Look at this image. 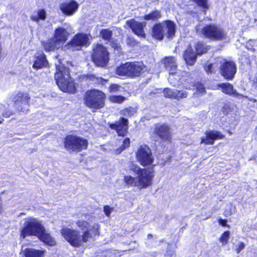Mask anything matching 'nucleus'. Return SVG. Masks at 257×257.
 Instances as JSON below:
<instances>
[{
    "label": "nucleus",
    "instance_id": "f257e3e1",
    "mask_svg": "<svg viewBox=\"0 0 257 257\" xmlns=\"http://www.w3.org/2000/svg\"><path fill=\"white\" fill-rule=\"evenodd\" d=\"M76 224L83 231L82 234L78 230L67 227L62 228L61 230V233L64 238L74 247L81 246L83 242L93 240L95 237L99 234V227L98 224L94 223L91 225L86 221L78 220L76 222Z\"/></svg>",
    "mask_w": 257,
    "mask_h": 257
},
{
    "label": "nucleus",
    "instance_id": "f03ea898",
    "mask_svg": "<svg viewBox=\"0 0 257 257\" xmlns=\"http://www.w3.org/2000/svg\"><path fill=\"white\" fill-rule=\"evenodd\" d=\"M129 168L137 176L133 177L130 175L125 176L124 182L127 185L139 188H146L152 185L155 176L153 167L143 169L138 165L132 163Z\"/></svg>",
    "mask_w": 257,
    "mask_h": 257
},
{
    "label": "nucleus",
    "instance_id": "7ed1b4c3",
    "mask_svg": "<svg viewBox=\"0 0 257 257\" xmlns=\"http://www.w3.org/2000/svg\"><path fill=\"white\" fill-rule=\"evenodd\" d=\"M56 65L55 79L59 88L63 92L74 93L76 92L72 79L70 76L69 68L63 65Z\"/></svg>",
    "mask_w": 257,
    "mask_h": 257
},
{
    "label": "nucleus",
    "instance_id": "20e7f679",
    "mask_svg": "<svg viewBox=\"0 0 257 257\" xmlns=\"http://www.w3.org/2000/svg\"><path fill=\"white\" fill-rule=\"evenodd\" d=\"M105 97V94L102 91L93 89L85 92L84 100L85 105L94 111L104 106Z\"/></svg>",
    "mask_w": 257,
    "mask_h": 257
},
{
    "label": "nucleus",
    "instance_id": "39448f33",
    "mask_svg": "<svg viewBox=\"0 0 257 257\" xmlns=\"http://www.w3.org/2000/svg\"><path fill=\"white\" fill-rule=\"evenodd\" d=\"M175 24L170 21L157 24L152 28V36L159 40H163L165 35L168 38H172L175 34Z\"/></svg>",
    "mask_w": 257,
    "mask_h": 257
},
{
    "label": "nucleus",
    "instance_id": "423d86ee",
    "mask_svg": "<svg viewBox=\"0 0 257 257\" xmlns=\"http://www.w3.org/2000/svg\"><path fill=\"white\" fill-rule=\"evenodd\" d=\"M44 228L39 220L34 218H29L24 222L21 236L23 238L28 235L40 236Z\"/></svg>",
    "mask_w": 257,
    "mask_h": 257
},
{
    "label": "nucleus",
    "instance_id": "0eeeda50",
    "mask_svg": "<svg viewBox=\"0 0 257 257\" xmlns=\"http://www.w3.org/2000/svg\"><path fill=\"white\" fill-rule=\"evenodd\" d=\"M87 146V141L80 137L68 135L65 139L64 146L68 151L80 152L86 149Z\"/></svg>",
    "mask_w": 257,
    "mask_h": 257
},
{
    "label": "nucleus",
    "instance_id": "6e6552de",
    "mask_svg": "<svg viewBox=\"0 0 257 257\" xmlns=\"http://www.w3.org/2000/svg\"><path fill=\"white\" fill-rule=\"evenodd\" d=\"M108 52L103 45L97 44L93 46L92 59L95 64L98 66L104 67L109 61Z\"/></svg>",
    "mask_w": 257,
    "mask_h": 257
},
{
    "label": "nucleus",
    "instance_id": "1a4fd4ad",
    "mask_svg": "<svg viewBox=\"0 0 257 257\" xmlns=\"http://www.w3.org/2000/svg\"><path fill=\"white\" fill-rule=\"evenodd\" d=\"M136 159L144 167L152 165L154 161L151 149L146 145L140 146L136 153Z\"/></svg>",
    "mask_w": 257,
    "mask_h": 257
},
{
    "label": "nucleus",
    "instance_id": "9d476101",
    "mask_svg": "<svg viewBox=\"0 0 257 257\" xmlns=\"http://www.w3.org/2000/svg\"><path fill=\"white\" fill-rule=\"evenodd\" d=\"M29 99L27 93L19 92L13 98L14 106L19 111L26 112L29 110Z\"/></svg>",
    "mask_w": 257,
    "mask_h": 257
},
{
    "label": "nucleus",
    "instance_id": "9b49d317",
    "mask_svg": "<svg viewBox=\"0 0 257 257\" xmlns=\"http://www.w3.org/2000/svg\"><path fill=\"white\" fill-rule=\"evenodd\" d=\"M153 133L163 141H170L172 138L171 128L167 124H155Z\"/></svg>",
    "mask_w": 257,
    "mask_h": 257
},
{
    "label": "nucleus",
    "instance_id": "f8f14e48",
    "mask_svg": "<svg viewBox=\"0 0 257 257\" xmlns=\"http://www.w3.org/2000/svg\"><path fill=\"white\" fill-rule=\"evenodd\" d=\"M201 33L204 37L212 40H219L224 35L223 29L214 25L206 26L201 30Z\"/></svg>",
    "mask_w": 257,
    "mask_h": 257
},
{
    "label": "nucleus",
    "instance_id": "ddd939ff",
    "mask_svg": "<svg viewBox=\"0 0 257 257\" xmlns=\"http://www.w3.org/2000/svg\"><path fill=\"white\" fill-rule=\"evenodd\" d=\"M88 41L86 34H79L75 35L73 39L67 45V49L72 51L80 50L82 46L85 45Z\"/></svg>",
    "mask_w": 257,
    "mask_h": 257
},
{
    "label": "nucleus",
    "instance_id": "4468645a",
    "mask_svg": "<svg viewBox=\"0 0 257 257\" xmlns=\"http://www.w3.org/2000/svg\"><path fill=\"white\" fill-rule=\"evenodd\" d=\"M127 119L122 117L118 121L110 125L112 129L116 130L119 136H124L127 133Z\"/></svg>",
    "mask_w": 257,
    "mask_h": 257
},
{
    "label": "nucleus",
    "instance_id": "2eb2a0df",
    "mask_svg": "<svg viewBox=\"0 0 257 257\" xmlns=\"http://www.w3.org/2000/svg\"><path fill=\"white\" fill-rule=\"evenodd\" d=\"M126 24L136 35L142 38H145L146 35L143 28L146 26V23L144 24L132 19L126 21Z\"/></svg>",
    "mask_w": 257,
    "mask_h": 257
},
{
    "label": "nucleus",
    "instance_id": "dca6fc26",
    "mask_svg": "<svg viewBox=\"0 0 257 257\" xmlns=\"http://www.w3.org/2000/svg\"><path fill=\"white\" fill-rule=\"evenodd\" d=\"M68 35V32L64 28L59 27L56 29L55 31L53 39L56 43L57 46L61 48L67 40Z\"/></svg>",
    "mask_w": 257,
    "mask_h": 257
},
{
    "label": "nucleus",
    "instance_id": "f3484780",
    "mask_svg": "<svg viewBox=\"0 0 257 257\" xmlns=\"http://www.w3.org/2000/svg\"><path fill=\"white\" fill-rule=\"evenodd\" d=\"M78 8V4L72 0L66 2L60 6V10L62 12L68 16L73 15Z\"/></svg>",
    "mask_w": 257,
    "mask_h": 257
},
{
    "label": "nucleus",
    "instance_id": "a211bd4d",
    "mask_svg": "<svg viewBox=\"0 0 257 257\" xmlns=\"http://www.w3.org/2000/svg\"><path fill=\"white\" fill-rule=\"evenodd\" d=\"M48 61L44 53L43 52H38L35 56L33 67L36 69H39L46 67Z\"/></svg>",
    "mask_w": 257,
    "mask_h": 257
},
{
    "label": "nucleus",
    "instance_id": "6ab92c4d",
    "mask_svg": "<svg viewBox=\"0 0 257 257\" xmlns=\"http://www.w3.org/2000/svg\"><path fill=\"white\" fill-rule=\"evenodd\" d=\"M226 80L233 79L236 73L237 68L235 62L231 60H226L225 64Z\"/></svg>",
    "mask_w": 257,
    "mask_h": 257
},
{
    "label": "nucleus",
    "instance_id": "aec40b11",
    "mask_svg": "<svg viewBox=\"0 0 257 257\" xmlns=\"http://www.w3.org/2000/svg\"><path fill=\"white\" fill-rule=\"evenodd\" d=\"M144 68V66L142 62L129 63L130 76L136 77L140 76Z\"/></svg>",
    "mask_w": 257,
    "mask_h": 257
},
{
    "label": "nucleus",
    "instance_id": "412c9836",
    "mask_svg": "<svg viewBox=\"0 0 257 257\" xmlns=\"http://www.w3.org/2000/svg\"><path fill=\"white\" fill-rule=\"evenodd\" d=\"M222 138L220 133L217 131H208L205 137L202 138L201 143L205 144H213L216 139Z\"/></svg>",
    "mask_w": 257,
    "mask_h": 257
},
{
    "label": "nucleus",
    "instance_id": "4be33fe9",
    "mask_svg": "<svg viewBox=\"0 0 257 257\" xmlns=\"http://www.w3.org/2000/svg\"><path fill=\"white\" fill-rule=\"evenodd\" d=\"M162 63L170 74H173L176 72L177 66L175 58L173 57H166L162 60Z\"/></svg>",
    "mask_w": 257,
    "mask_h": 257
},
{
    "label": "nucleus",
    "instance_id": "5701e85b",
    "mask_svg": "<svg viewBox=\"0 0 257 257\" xmlns=\"http://www.w3.org/2000/svg\"><path fill=\"white\" fill-rule=\"evenodd\" d=\"M196 53L193 52L191 48L189 47L184 55V59L187 65H193L196 60Z\"/></svg>",
    "mask_w": 257,
    "mask_h": 257
},
{
    "label": "nucleus",
    "instance_id": "b1692460",
    "mask_svg": "<svg viewBox=\"0 0 257 257\" xmlns=\"http://www.w3.org/2000/svg\"><path fill=\"white\" fill-rule=\"evenodd\" d=\"M42 45L46 51H54L55 49H59L60 47L57 46L56 43L53 39H50L46 41L42 42Z\"/></svg>",
    "mask_w": 257,
    "mask_h": 257
},
{
    "label": "nucleus",
    "instance_id": "393cba45",
    "mask_svg": "<svg viewBox=\"0 0 257 257\" xmlns=\"http://www.w3.org/2000/svg\"><path fill=\"white\" fill-rule=\"evenodd\" d=\"M44 251L41 250H37L34 248H26L24 250V254L25 257H42Z\"/></svg>",
    "mask_w": 257,
    "mask_h": 257
},
{
    "label": "nucleus",
    "instance_id": "a878e982",
    "mask_svg": "<svg viewBox=\"0 0 257 257\" xmlns=\"http://www.w3.org/2000/svg\"><path fill=\"white\" fill-rule=\"evenodd\" d=\"M42 241L45 242V243L52 246L55 244V241L54 239L51 236V235L47 233L45 228H44V230H42V234L40 236H38Z\"/></svg>",
    "mask_w": 257,
    "mask_h": 257
},
{
    "label": "nucleus",
    "instance_id": "bb28decb",
    "mask_svg": "<svg viewBox=\"0 0 257 257\" xmlns=\"http://www.w3.org/2000/svg\"><path fill=\"white\" fill-rule=\"evenodd\" d=\"M116 72L119 75L130 76L129 63H126L118 67Z\"/></svg>",
    "mask_w": 257,
    "mask_h": 257
},
{
    "label": "nucleus",
    "instance_id": "cd10ccee",
    "mask_svg": "<svg viewBox=\"0 0 257 257\" xmlns=\"http://www.w3.org/2000/svg\"><path fill=\"white\" fill-rule=\"evenodd\" d=\"M46 17V13L44 10H39L34 13L31 17V19L38 22L39 20H44Z\"/></svg>",
    "mask_w": 257,
    "mask_h": 257
},
{
    "label": "nucleus",
    "instance_id": "c85d7f7f",
    "mask_svg": "<svg viewBox=\"0 0 257 257\" xmlns=\"http://www.w3.org/2000/svg\"><path fill=\"white\" fill-rule=\"evenodd\" d=\"M100 35L105 41L111 42L112 40V31L109 29H102L100 32Z\"/></svg>",
    "mask_w": 257,
    "mask_h": 257
},
{
    "label": "nucleus",
    "instance_id": "c756f323",
    "mask_svg": "<svg viewBox=\"0 0 257 257\" xmlns=\"http://www.w3.org/2000/svg\"><path fill=\"white\" fill-rule=\"evenodd\" d=\"M195 49L196 51V53L197 55H202L204 53H206L207 52V50L210 49V47L209 46H206L203 43L198 42L195 46Z\"/></svg>",
    "mask_w": 257,
    "mask_h": 257
},
{
    "label": "nucleus",
    "instance_id": "7c9ffc66",
    "mask_svg": "<svg viewBox=\"0 0 257 257\" xmlns=\"http://www.w3.org/2000/svg\"><path fill=\"white\" fill-rule=\"evenodd\" d=\"M161 17V14L159 11H153L150 14L145 15L144 18L145 20H157Z\"/></svg>",
    "mask_w": 257,
    "mask_h": 257
},
{
    "label": "nucleus",
    "instance_id": "2f4dec72",
    "mask_svg": "<svg viewBox=\"0 0 257 257\" xmlns=\"http://www.w3.org/2000/svg\"><path fill=\"white\" fill-rule=\"evenodd\" d=\"M226 94H228L233 97H239L241 95L233 89V85L226 83Z\"/></svg>",
    "mask_w": 257,
    "mask_h": 257
},
{
    "label": "nucleus",
    "instance_id": "473e14b6",
    "mask_svg": "<svg viewBox=\"0 0 257 257\" xmlns=\"http://www.w3.org/2000/svg\"><path fill=\"white\" fill-rule=\"evenodd\" d=\"M176 89H172L170 88L164 89L163 92L164 96L166 97H168L171 99H176Z\"/></svg>",
    "mask_w": 257,
    "mask_h": 257
},
{
    "label": "nucleus",
    "instance_id": "72a5a7b5",
    "mask_svg": "<svg viewBox=\"0 0 257 257\" xmlns=\"http://www.w3.org/2000/svg\"><path fill=\"white\" fill-rule=\"evenodd\" d=\"M88 79L93 81L94 83H101L102 84H104L107 81L106 79H104L101 77H96L93 75L89 76Z\"/></svg>",
    "mask_w": 257,
    "mask_h": 257
},
{
    "label": "nucleus",
    "instance_id": "f704fd0d",
    "mask_svg": "<svg viewBox=\"0 0 257 257\" xmlns=\"http://www.w3.org/2000/svg\"><path fill=\"white\" fill-rule=\"evenodd\" d=\"M130 140L128 138H126L123 141V144L121 145V146L117 149L116 150V153L117 154H119L123 150L125 149L126 148H128L130 146Z\"/></svg>",
    "mask_w": 257,
    "mask_h": 257
},
{
    "label": "nucleus",
    "instance_id": "c9c22d12",
    "mask_svg": "<svg viewBox=\"0 0 257 257\" xmlns=\"http://www.w3.org/2000/svg\"><path fill=\"white\" fill-rule=\"evenodd\" d=\"M188 96V92L185 90H179L176 89V99L180 100V99L186 98Z\"/></svg>",
    "mask_w": 257,
    "mask_h": 257
},
{
    "label": "nucleus",
    "instance_id": "e433bc0d",
    "mask_svg": "<svg viewBox=\"0 0 257 257\" xmlns=\"http://www.w3.org/2000/svg\"><path fill=\"white\" fill-rule=\"evenodd\" d=\"M136 113V110L132 107L126 108L122 111L121 114L126 117H131Z\"/></svg>",
    "mask_w": 257,
    "mask_h": 257
},
{
    "label": "nucleus",
    "instance_id": "4c0bfd02",
    "mask_svg": "<svg viewBox=\"0 0 257 257\" xmlns=\"http://www.w3.org/2000/svg\"><path fill=\"white\" fill-rule=\"evenodd\" d=\"M218 67L216 64H210L208 66H205V70L206 72L209 74L213 73L215 71V69Z\"/></svg>",
    "mask_w": 257,
    "mask_h": 257
},
{
    "label": "nucleus",
    "instance_id": "58836bf2",
    "mask_svg": "<svg viewBox=\"0 0 257 257\" xmlns=\"http://www.w3.org/2000/svg\"><path fill=\"white\" fill-rule=\"evenodd\" d=\"M197 5L204 9H208V6L207 0H194Z\"/></svg>",
    "mask_w": 257,
    "mask_h": 257
},
{
    "label": "nucleus",
    "instance_id": "ea45409f",
    "mask_svg": "<svg viewBox=\"0 0 257 257\" xmlns=\"http://www.w3.org/2000/svg\"><path fill=\"white\" fill-rule=\"evenodd\" d=\"M127 45L131 47H134L137 45V41L132 37L128 36L126 40Z\"/></svg>",
    "mask_w": 257,
    "mask_h": 257
},
{
    "label": "nucleus",
    "instance_id": "a19ab883",
    "mask_svg": "<svg viewBox=\"0 0 257 257\" xmlns=\"http://www.w3.org/2000/svg\"><path fill=\"white\" fill-rule=\"evenodd\" d=\"M124 97L121 96H113L110 98L111 101L116 103H121L124 101Z\"/></svg>",
    "mask_w": 257,
    "mask_h": 257
},
{
    "label": "nucleus",
    "instance_id": "79ce46f5",
    "mask_svg": "<svg viewBox=\"0 0 257 257\" xmlns=\"http://www.w3.org/2000/svg\"><path fill=\"white\" fill-rule=\"evenodd\" d=\"M194 86L196 87L197 91L200 93H203L205 91L204 86L200 82H196L194 84Z\"/></svg>",
    "mask_w": 257,
    "mask_h": 257
},
{
    "label": "nucleus",
    "instance_id": "37998d69",
    "mask_svg": "<svg viewBox=\"0 0 257 257\" xmlns=\"http://www.w3.org/2000/svg\"><path fill=\"white\" fill-rule=\"evenodd\" d=\"M103 211L105 214L109 217L110 213L113 211V208L111 207L109 205H105L103 207Z\"/></svg>",
    "mask_w": 257,
    "mask_h": 257
},
{
    "label": "nucleus",
    "instance_id": "c03bdc74",
    "mask_svg": "<svg viewBox=\"0 0 257 257\" xmlns=\"http://www.w3.org/2000/svg\"><path fill=\"white\" fill-rule=\"evenodd\" d=\"M245 245L242 242H239L237 245L236 250L237 253H238L242 249L244 248Z\"/></svg>",
    "mask_w": 257,
    "mask_h": 257
},
{
    "label": "nucleus",
    "instance_id": "a18cd8bd",
    "mask_svg": "<svg viewBox=\"0 0 257 257\" xmlns=\"http://www.w3.org/2000/svg\"><path fill=\"white\" fill-rule=\"evenodd\" d=\"M229 207V211L227 212L226 211V216L228 215H230L235 212V207L234 206L230 204Z\"/></svg>",
    "mask_w": 257,
    "mask_h": 257
},
{
    "label": "nucleus",
    "instance_id": "49530a36",
    "mask_svg": "<svg viewBox=\"0 0 257 257\" xmlns=\"http://www.w3.org/2000/svg\"><path fill=\"white\" fill-rule=\"evenodd\" d=\"M120 87L117 84H112L109 87V90L111 92H116L119 90Z\"/></svg>",
    "mask_w": 257,
    "mask_h": 257
},
{
    "label": "nucleus",
    "instance_id": "de8ad7c7",
    "mask_svg": "<svg viewBox=\"0 0 257 257\" xmlns=\"http://www.w3.org/2000/svg\"><path fill=\"white\" fill-rule=\"evenodd\" d=\"M110 43L111 47L115 49H118L120 47L119 44L116 41H113V39H112V40H111V42Z\"/></svg>",
    "mask_w": 257,
    "mask_h": 257
},
{
    "label": "nucleus",
    "instance_id": "09e8293b",
    "mask_svg": "<svg viewBox=\"0 0 257 257\" xmlns=\"http://www.w3.org/2000/svg\"><path fill=\"white\" fill-rule=\"evenodd\" d=\"M225 62L222 63V65L218 67L219 69V72L221 74L222 76L225 77V66H224Z\"/></svg>",
    "mask_w": 257,
    "mask_h": 257
},
{
    "label": "nucleus",
    "instance_id": "8fccbe9b",
    "mask_svg": "<svg viewBox=\"0 0 257 257\" xmlns=\"http://www.w3.org/2000/svg\"><path fill=\"white\" fill-rule=\"evenodd\" d=\"M12 114V112L10 110H5L2 112V115L3 117L7 118L10 117Z\"/></svg>",
    "mask_w": 257,
    "mask_h": 257
},
{
    "label": "nucleus",
    "instance_id": "3c124183",
    "mask_svg": "<svg viewBox=\"0 0 257 257\" xmlns=\"http://www.w3.org/2000/svg\"><path fill=\"white\" fill-rule=\"evenodd\" d=\"M224 239H225V232L222 233V236L220 238V241L222 243H223Z\"/></svg>",
    "mask_w": 257,
    "mask_h": 257
},
{
    "label": "nucleus",
    "instance_id": "603ef678",
    "mask_svg": "<svg viewBox=\"0 0 257 257\" xmlns=\"http://www.w3.org/2000/svg\"><path fill=\"white\" fill-rule=\"evenodd\" d=\"M219 223L222 226H225V220H223L222 219H220L219 220Z\"/></svg>",
    "mask_w": 257,
    "mask_h": 257
},
{
    "label": "nucleus",
    "instance_id": "864d4df0",
    "mask_svg": "<svg viewBox=\"0 0 257 257\" xmlns=\"http://www.w3.org/2000/svg\"><path fill=\"white\" fill-rule=\"evenodd\" d=\"M225 234H226V243L228 238L229 236L230 232L228 231H226Z\"/></svg>",
    "mask_w": 257,
    "mask_h": 257
},
{
    "label": "nucleus",
    "instance_id": "5fc2aeb1",
    "mask_svg": "<svg viewBox=\"0 0 257 257\" xmlns=\"http://www.w3.org/2000/svg\"><path fill=\"white\" fill-rule=\"evenodd\" d=\"M222 91L223 92H224V90H225V84H222Z\"/></svg>",
    "mask_w": 257,
    "mask_h": 257
},
{
    "label": "nucleus",
    "instance_id": "6e6d98bb",
    "mask_svg": "<svg viewBox=\"0 0 257 257\" xmlns=\"http://www.w3.org/2000/svg\"><path fill=\"white\" fill-rule=\"evenodd\" d=\"M153 237V235L151 234H149L148 235V238H152Z\"/></svg>",
    "mask_w": 257,
    "mask_h": 257
},
{
    "label": "nucleus",
    "instance_id": "4d7b16f0",
    "mask_svg": "<svg viewBox=\"0 0 257 257\" xmlns=\"http://www.w3.org/2000/svg\"><path fill=\"white\" fill-rule=\"evenodd\" d=\"M111 254V253L109 252L108 253V255H108L109 257H111V254Z\"/></svg>",
    "mask_w": 257,
    "mask_h": 257
},
{
    "label": "nucleus",
    "instance_id": "13d9d810",
    "mask_svg": "<svg viewBox=\"0 0 257 257\" xmlns=\"http://www.w3.org/2000/svg\"><path fill=\"white\" fill-rule=\"evenodd\" d=\"M255 81H256V82H257V72H256V73L255 74Z\"/></svg>",
    "mask_w": 257,
    "mask_h": 257
},
{
    "label": "nucleus",
    "instance_id": "bf43d9fd",
    "mask_svg": "<svg viewBox=\"0 0 257 257\" xmlns=\"http://www.w3.org/2000/svg\"><path fill=\"white\" fill-rule=\"evenodd\" d=\"M196 29L197 32H198L199 28L198 27H196Z\"/></svg>",
    "mask_w": 257,
    "mask_h": 257
},
{
    "label": "nucleus",
    "instance_id": "052dcab7",
    "mask_svg": "<svg viewBox=\"0 0 257 257\" xmlns=\"http://www.w3.org/2000/svg\"><path fill=\"white\" fill-rule=\"evenodd\" d=\"M225 225H226V227L227 226V220H226V224H225Z\"/></svg>",
    "mask_w": 257,
    "mask_h": 257
},
{
    "label": "nucleus",
    "instance_id": "680f3d73",
    "mask_svg": "<svg viewBox=\"0 0 257 257\" xmlns=\"http://www.w3.org/2000/svg\"><path fill=\"white\" fill-rule=\"evenodd\" d=\"M256 134H257V127H256Z\"/></svg>",
    "mask_w": 257,
    "mask_h": 257
}]
</instances>
